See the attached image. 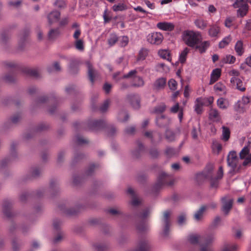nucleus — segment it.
I'll list each match as a JSON object with an SVG mask.
<instances>
[{
  "instance_id": "obj_1",
  "label": "nucleus",
  "mask_w": 251,
  "mask_h": 251,
  "mask_svg": "<svg viewBox=\"0 0 251 251\" xmlns=\"http://www.w3.org/2000/svg\"><path fill=\"white\" fill-rule=\"evenodd\" d=\"M238 158L236 152L230 151L227 158L228 165L231 167L230 173L236 174L244 171L246 167L251 165V153L243 161Z\"/></svg>"
},
{
  "instance_id": "obj_2",
  "label": "nucleus",
  "mask_w": 251,
  "mask_h": 251,
  "mask_svg": "<svg viewBox=\"0 0 251 251\" xmlns=\"http://www.w3.org/2000/svg\"><path fill=\"white\" fill-rule=\"evenodd\" d=\"M213 235L206 236H201L196 234H190L187 240L189 243L194 246L200 248V251H212L210 244L214 241Z\"/></svg>"
},
{
  "instance_id": "obj_3",
  "label": "nucleus",
  "mask_w": 251,
  "mask_h": 251,
  "mask_svg": "<svg viewBox=\"0 0 251 251\" xmlns=\"http://www.w3.org/2000/svg\"><path fill=\"white\" fill-rule=\"evenodd\" d=\"M184 43L190 47H195L200 41L198 35L193 31H185L182 35Z\"/></svg>"
},
{
  "instance_id": "obj_4",
  "label": "nucleus",
  "mask_w": 251,
  "mask_h": 251,
  "mask_svg": "<svg viewBox=\"0 0 251 251\" xmlns=\"http://www.w3.org/2000/svg\"><path fill=\"white\" fill-rule=\"evenodd\" d=\"M174 183L173 180H171L170 176L165 173L162 172L159 175L157 182L153 186L154 191H157L164 185H172Z\"/></svg>"
},
{
  "instance_id": "obj_5",
  "label": "nucleus",
  "mask_w": 251,
  "mask_h": 251,
  "mask_svg": "<svg viewBox=\"0 0 251 251\" xmlns=\"http://www.w3.org/2000/svg\"><path fill=\"white\" fill-rule=\"evenodd\" d=\"M233 6L237 10V15L243 17L247 14L249 10L248 0H232Z\"/></svg>"
},
{
  "instance_id": "obj_6",
  "label": "nucleus",
  "mask_w": 251,
  "mask_h": 251,
  "mask_svg": "<svg viewBox=\"0 0 251 251\" xmlns=\"http://www.w3.org/2000/svg\"><path fill=\"white\" fill-rule=\"evenodd\" d=\"M149 210L147 208L143 210L142 213L138 214L137 216L140 221L137 225V229L140 232L146 231L148 229V224L146 218L149 214Z\"/></svg>"
},
{
  "instance_id": "obj_7",
  "label": "nucleus",
  "mask_w": 251,
  "mask_h": 251,
  "mask_svg": "<svg viewBox=\"0 0 251 251\" xmlns=\"http://www.w3.org/2000/svg\"><path fill=\"white\" fill-rule=\"evenodd\" d=\"M163 35L160 32H152L149 34L147 37V41L151 44L159 45L163 40Z\"/></svg>"
},
{
  "instance_id": "obj_8",
  "label": "nucleus",
  "mask_w": 251,
  "mask_h": 251,
  "mask_svg": "<svg viewBox=\"0 0 251 251\" xmlns=\"http://www.w3.org/2000/svg\"><path fill=\"white\" fill-rule=\"evenodd\" d=\"M221 201L223 204L222 210L226 215L232 207L233 200L228 196H225L222 198Z\"/></svg>"
},
{
  "instance_id": "obj_9",
  "label": "nucleus",
  "mask_w": 251,
  "mask_h": 251,
  "mask_svg": "<svg viewBox=\"0 0 251 251\" xmlns=\"http://www.w3.org/2000/svg\"><path fill=\"white\" fill-rule=\"evenodd\" d=\"M170 215L171 213L169 211H166L164 212L162 222L164 226L163 234L164 236H167L169 235V228L171 226Z\"/></svg>"
},
{
  "instance_id": "obj_10",
  "label": "nucleus",
  "mask_w": 251,
  "mask_h": 251,
  "mask_svg": "<svg viewBox=\"0 0 251 251\" xmlns=\"http://www.w3.org/2000/svg\"><path fill=\"white\" fill-rule=\"evenodd\" d=\"M87 124L90 129L95 131L101 129L106 126V123L103 120H91Z\"/></svg>"
},
{
  "instance_id": "obj_11",
  "label": "nucleus",
  "mask_w": 251,
  "mask_h": 251,
  "mask_svg": "<svg viewBox=\"0 0 251 251\" xmlns=\"http://www.w3.org/2000/svg\"><path fill=\"white\" fill-rule=\"evenodd\" d=\"M127 99L134 108L138 109L140 107V99L138 95H129Z\"/></svg>"
},
{
  "instance_id": "obj_12",
  "label": "nucleus",
  "mask_w": 251,
  "mask_h": 251,
  "mask_svg": "<svg viewBox=\"0 0 251 251\" xmlns=\"http://www.w3.org/2000/svg\"><path fill=\"white\" fill-rule=\"evenodd\" d=\"M201 134V130L200 124L199 122L194 124L192 129L191 132V135L192 138L195 140L198 139L199 136Z\"/></svg>"
},
{
  "instance_id": "obj_13",
  "label": "nucleus",
  "mask_w": 251,
  "mask_h": 251,
  "mask_svg": "<svg viewBox=\"0 0 251 251\" xmlns=\"http://www.w3.org/2000/svg\"><path fill=\"white\" fill-rule=\"evenodd\" d=\"M60 13L57 11H53L50 12L47 16L49 24L51 25L52 24L58 21L60 19Z\"/></svg>"
},
{
  "instance_id": "obj_14",
  "label": "nucleus",
  "mask_w": 251,
  "mask_h": 251,
  "mask_svg": "<svg viewBox=\"0 0 251 251\" xmlns=\"http://www.w3.org/2000/svg\"><path fill=\"white\" fill-rule=\"evenodd\" d=\"M156 26L159 29L169 31L173 30L175 28V25L173 24L165 22L158 23Z\"/></svg>"
},
{
  "instance_id": "obj_15",
  "label": "nucleus",
  "mask_w": 251,
  "mask_h": 251,
  "mask_svg": "<svg viewBox=\"0 0 251 251\" xmlns=\"http://www.w3.org/2000/svg\"><path fill=\"white\" fill-rule=\"evenodd\" d=\"M234 50L238 56H241L245 51V47L243 41L238 40L234 46Z\"/></svg>"
},
{
  "instance_id": "obj_16",
  "label": "nucleus",
  "mask_w": 251,
  "mask_h": 251,
  "mask_svg": "<svg viewBox=\"0 0 251 251\" xmlns=\"http://www.w3.org/2000/svg\"><path fill=\"white\" fill-rule=\"evenodd\" d=\"M166 84V79L164 77L157 79L154 82L153 88L155 90H160L164 89Z\"/></svg>"
},
{
  "instance_id": "obj_17",
  "label": "nucleus",
  "mask_w": 251,
  "mask_h": 251,
  "mask_svg": "<svg viewBox=\"0 0 251 251\" xmlns=\"http://www.w3.org/2000/svg\"><path fill=\"white\" fill-rule=\"evenodd\" d=\"M11 207V203L9 201L6 200L3 201L2 205L3 212L4 215L8 218H10L13 215L10 211Z\"/></svg>"
},
{
  "instance_id": "obj_18",
  "label": "nucleus",
  "mask_w": 251,
  "mask_h": 251,
  "mask_svg": "<svg viewBox=\"0 0 251 251\" xmlns=\"http://www.w3.org/2000/svg\"><path fill=\"white\" fill-rule=\"evenodd\" d=\"M29 33V31L28 29H25L22 32L18 43V47L19 50H22L24 49L26 40V38L28 36Z\"/></svg>"
},
{
  "instance_id": "obj_19",
  "label": "nucleus",
  "mask_w": 251,
  "mask_h": 251,
  "mask_svg": "<svg viewBox=\"0 0 251 251\" xmlns=\"http://www.w3.org/2000/svg\"><path fill=\"white\" fill-rule=\"evenodd\" d=\"M23 72L29 76L38 78L40 76V73L38 68H25L23 69Z\"/></svg>"
},
{
  "instance_id": "obj_20",
  "label": "nucleus",
  "mask_w": 251,
  "mask_h": 251,
  "mask_svg": "<svg viewBox=\"0 0 251 251\" xmlns=\"http://www.w3.org/2000/svg\"><path fill=\"white\" fill-rule=\"evenodd\" d=\"M137 149L132 152L133 157L136 158H139L145 151L144 145L140 141H137Z\"/></svg>"
},
{
  "instance_id": "obj_21",
  "label": "nucleus",
  "mask_w": 251,
  "mask_h": 251,
  "mask_svg": "<svg viewBox=\"0 0 251 251\" xmlns=\"http://www.w3.org/2000/svg\"><path fill=\"white\" fill-rule=\"evenodd\" d=\"M230 82L241 91H244L246 88L243 86L242 81L238 77H232Z\"/></svg>"
},
{
  "instance_id": "obj_22",
  "label": "nucleus",
  "mask_w": 251,
  "mask_h": 251,
  "mask_svg": "<svg viewBox=\"0 0 251 251\" xmlns=\"http://www.w3.org/2000/svg\"><path fill=\"white\" fill-rule=\"evenodd\" d=\"M220 32V27L217 24H214L210 26L208 30V34L211 37H217Z\"/></svg>"
},
{
  "instance_id": "obj_23",
  "label": "nucleus",
  "mask_w": 251,
  "mask_h": 251,
  "mask_svg": "<svg viewBox=\"0 0 251 251\" xmlns=\"http://www.w3.org/2000/svg\"><path fill=\"white\" fill-rule=\"evenodd\" d=\"M221 75V70L219 68L214 69L210 76V84H212L218 80Z\"/></svg>"
},
{
  "instance_id": "obj_24",
  "label": "nucleus",
  "mask_w": 251,
  "mask_h": 251,
  "mask_svg": "<svg viewBox=\"0 0 251 251\" xmlns=\"http://www.w3.org/2000/svg\"><path fill=\"white\" fill-rule=\"evenodd\" d=\"M86 66L88 68V74L89 79L92 83H93L95 78L97 75V73L93 69L92 66L90 62H87Z\"/></svg>"
},
{
  "instance_id": "obj_25",
  "label": "nucleus",
  "mask_w": 251,
  "mask_h": 251,
  "mask_svg": "<svg viewBox=\"0 0 251 251\" xmlns=\"http://www.w3.org/2000/svg\"><path fill=\"white\" fill-rule=\"evenodd\" d=\"M204 104V100L202 98H198L195 101V110L198 114L202 112V106Z\"/></svg>"
},
{
  "instance_id": "obj_26",
  "label": "nucleus",
  "mask_w": 251,
  "mask_h": 251,
  "mask_svg": "<svg viewBox=\"0 0 251 251\" xmlns=\"http://www.w3.org/2000/svg\"><path fill=\"white\" fill-rule=\"evenodd\" d=\"M209 116L210 120L219 122L221 119L220 113L218 110L214 108H211L209 112Z\"/></svg>"
},
{
  "instance_id": "obj_27",
  "label": "nucleus",
  "mask_w": 251,
  "mask_h": 251,
  "mask_svg": "<svg viewBox=\"0 0 251 251\" xmlns=\"http://www.w3.org/2000/svg\"><path fill=\"white\" fill-rule=\"evenodd\" d=\"M127 193L130 195L132 197V200L131 201V203L132 205L137 206L139 204L140 201L137 198L136 194L132 188H128L127 190Z\"/></svg>"
},
{
  "instance_id": "obj_28",
  "label": "nucleus",
  "mask_w": 251,
  "mask_h": 251,
  "mask_svg": "<svg viewBox=\"0 0 251 251\" xmlns=\"http://www.w3.org/2000/svg\"><path fill=\"white\" fill-rule=\"evenodd\" d=\"M144 85V81L143 78L139 76H136L132 79L131 82V86L135 87H140Z\"/></svg>"
},
{
  "instance_id": "obj_29",
  "label": "nucleus",
  "mask_w": 251,
  "mask_h": 251,
  "mask_svg": "<svg viewBox=\"0 0 251 251\" xmlns=\"http://www.w3.org/2000/svg\"><path fill=\"white\" fill-rule=\"evenodd\" d=\"M210 46V42L209 41H204L200 45H197L196 49L198 50L201 53H204L206 51V50Z\"/></svg>"
},
{
  "instance_id": "obj_30",
  "label": "nucleus",
  "mask_w": 251,
  "mask_h": 251,
  "mask_svg": "<svg viewBox=\"0 0 251 251\" xmlns=\"http://www.w3.org/2000/svg\"><path fill=\"white\" fill-rule=\"evenodd\" d=\"M195 25L201 29H204L207 26V21L202 19H198L194 22Z\"/></svg>"
},
{
  "instance_id": "obj_31",
  "label": "nucleus",
  "mask_w": 251,
  "mask_h": 251,
  "mask_svg": "<svg viewBox=\"0 0 251 251\" xmlns=\"http://www.w3.org/2000/svg\"><path fill=\"white\" fill-rule=\"evenodd\" d=\"M218 106L222 109H226L229 106V103L227 100L220 98L217 101Z\"/></svg>"
},
{
  "instance_id": "obj_32",
  "label": "nucleus",
  "mask_w": 251,
  "mask_h": 251,
  "mask_svg": "<svg viewBox=\"0 0 251 251\" xmlns=\"http://www.w3.org/2000/svg\"><path fill=\"white\" fill-rule=\"evenodd\" d=\"M239 246L237 244H226L223 246L222 251H238Z\"/></svg>"
},
{
  "instance_id": "obj_33",
  "label": "nucleus",
  "mask_w": 251,
  "mask_h": 251,
  "mask_svg": "<svg viewBox=\"0 0 251 251\" xmlns=\"http://www.w3.org/2000/svg\"><path fill=\"white\" fill-rule=\"evenodd\" d=\"M206 210V207L204 205H202L200 208L196 212L194 215V218L197 221L200 220L204 212Z\"/></svg>"
},
{
  "instance_id": "obj_34",
  "label": "nucleus",
  "mask_w": 251,
  "mask_h": 251,
  "mask_svg": "<svg viewBox=\"0 0 251 251\" xmlns=\"http://www.w3.org/2000/svg\"><path fill=\"white\" fill-rule=\"evenodd\" d=\"M232 38L231 35H228L223 39V40L219 43V48H224L227 46L229 43L231 41Z\"/></svg>"
},
{
  "instance_id": "obj_35",
  "label": "nucleus",
  "mask_w": 251,
  "mask_h": 251,
  "mask_svg": "<svg viewBox=\"0 0 251 251\" xmlns=\"http://www.w3.org/2000/svg\"><path fill=\"white\" fill-rule=\"evenodd\" d=\"M223 131H222V139L224 141H227L228 140L230 137V131L227 127L223 126L222 127Z\"/></svg>"
},
{
  "instance_id": "obj_36",
  "label": "nucleus",
  "mask_w": 251,
  "mask_h": 251,
  "mask_svg": "<svg viewBox=\"0 0 251 251\" xmlns=\"http://www.w3.org/2000/svg\"><path fill=\"white\" fill-rule=\"evenodd\" d=\"M60 34L58 28L56 29H51L48 33V38L50 40H53L55 39Z\"/></svg>"
},
{
  "instance_id": "obj_37",
  "label": "nucleus",
  "mask_w": 251,
  "mask_h": 251,
  "mask_svg": "<svg viewBox=\"0 0 251 251\" xmlns=\"http://www.w3.org/2000/svg\"><path fill=\"white\" fill-rule=\"evenodd\" d=\"M236 61V57L230 54L226 55L222 58V61L226 64H233Z\"/></svg>"
},
{
  "instance_id": "obj_38",
  "label": "nucleus",
  "mask_w": 251,
  "mask_h": 251,
  "mask_svg": "<svg viewBox=\"0 0 251 251\" xmlns=\"http://www.w3.org/2000/svg\"><path fill=\"white\" fill-rule=\"evenodd\" d=\"M156 124L159 126H164L168 123V119L163 115L156 118Z\"/></svg>"
},
{
  "instance_id": "obj_39",
  "label": "nucleus",
  "mask_w": 251,
  "mask_h": 251,
  "mask_svg": "<svg viewBox=\"0 0 251 251\" xmlns=\"http://www.w3.org/2000/svg\"><path fill=\"white\" fill-rule=\"evenodd\" d=\"M249 149L250 148L248 146H245L242 149L239 153L240 158L241 159L245 160L247 156L250 154H249Z\"/></svg>"
},
{
  "instance_id": "obj_40",
  "label": "nucleus",
  "mask_w": 251,
  "mask_h": 251,
  "mask_svg": "<svg viewBox=\"0 0 251 251\" xmlns=\"http://www.w3.org/2000/svg\"><path fill=\"white\" fill-rule=\"evenodd\" d=\"M189 50H190L188 48H185L180 54L179 60L181 63L183 64L185 62Z\"/></svg>"
},
{
  "instance_id": "obj_41",
  "label": "nucleus",
  "mask_w": 251,
  "mask_h": 251,
  "mask_svg": "<svg viewBox=\"0 0 251 251\" xmlns=\"http://www.w3.org/2000/svg\"><path fill=\"white\" fill-rule=\"evenodd\" d=\"M118 37L115 33H111L108 39V44L111 47L114 46L118 41Z\"/></svg>"
},
{
  "instance_id": "obj_42",
  "label": "nucleus",
  "mask_w": 251,
  "mask_h": 251,
  "mask_svg": "<svg viewBox=\"0 0 251 251\" xmlns=\"http://www.w3.org/2000/svg\"><path fill=\"white\" fill-rule=\"evenodd\" d=\"M212 149L214 153L219 154L222 151V146L221 144L215 141H213L212 143Z\"/></svg>"
},
{
  "instance_id": "obj_43",
  "label": "nucleus",
  "mask_w": 251,
  "mask_h": 251,
  "mask_svg": "<svg viewBox=\"0 0 251 251\" xmlns=\"http://www.w3.org/2000/svg\"><path fill=\"white\" fill-rule=\"evenodd\" d=\"M158 54L160 55V56L163 59H165L168 61H170L171 60L170 55V53L167 50H159L158 52Z\"/></svg>"
},
{
  "instance_id": "obj_44",
  "label": "nucleus",
  "mask_w": 251,
  "mask_h": 251,
  "mask_svg": "<svg viewBox=\"0 0 251 251\" xmlns=\"http://www.w3.org/2000/svg\"><path fill=\"white\" fill-rule=\"evenodd\" d=\"M94 247L97 251H107L108 249L107 246L102 244H95Z\"/></svg>"
},
{
  "instance_id": "obj_45",
  "label": "nucleus",
  "mask_w": 251,
  "mask_h": 251,
  "mask_svg": "<svg viewBox=\"0 0 251 251\" xmlns=\"http://www.w3.org/2000/svg\"><path fill=\"white\" fill-rule=\"evenodd\" d=\"M148 50L146 49H142L140 50L139 53L138 60H144L148 55Z\"/></svg>"
},
{
  "instance_id": "obj_46",
  "label": "nucleus",
  "mask_w": 251,
  "mask_h": 251,
  "mask_svg": "<svg viewBox=\"0 0 251 251\" xmlns=\"http://www.w3.org/2000/svg\"><path fill=\"white\" fill-rule=\"evenodd\" d=\"M99 167V165L97 164H91L89 167L88 169L86 171L85 174L87 176H91L93 174L94 171Z\"/></svg>"
},
{
  "instance_id": "obj_47",
  "label": "nucleus",
  "mask_w": 251,
  "mask_h": 251,
  "mask_svg": "<svg viewBox=\"0 0 251 251\" xmlns=\"http://www.w3.org/2000/svg\"><path fill=\"white\" fill-rule=\"evenodd\" d=\"M60 70L61 67L60 65L57 62H54L51 67H49L48 68V71L50 73L52 72L53 70L55 71H59Z\"/></svg>"
},
{
  "instance_id": "obj_48",
  "label": "nucleus",
  "mask_w": 251,
  "mask_h": 251,
  "mask_svg": "<svg viewBox=\"0 0 251 251\" xmlns=\"http://www.w3.org/2000/svg\"><path fill=\"white\" fill-rule=\"evenodd\" d=\"M78 211V208L77 207L65 210L64 212L69 215H74L76 214Z\"/></svg>"
},
{
  "instance_id": "obj_49",
  "label": "nucleus",
  "mask_w": 251,
  "mask_h": 251,
  "mask_svg": "<svg viewBox=\"0 0 251 251\" xmlns=\"http://www.w3.org/2000/svg\"><path fill=\"white\" fill-rule=\"evenodd\" d=\"M128 118V115L125 112H122L119 114L118 119L120 121L122 122L127 121Z\"/></svg>"
},
{
  "instance_id": "obj_50",
  "label": "nucleus",
  "mask_w": 251,
  "mask_h": 251,
  "mask_svg": "<svg viewBox=\"0 0 251 251\" xmlns=\"http://www.w3.org/2000/svg\"><path fill=\"white\" fill-rule=\"evenodd\" d=\"M225 88V86L221 83H217L214 86V89L216 92H224Z\"/></svg>"
},
{
  "instance_id": "obj_51",
  "label": "nucleus",
  "mask_w": 251,
  "mask_h": 251,
  "mask_svg": "<svg viewBox=\"0 0 251 251\" xmlns=\"http://www.w3.org/2000/svg\"><path fill=\"white\" fill-rule=\"evenodd\" d=\"M137 71L136 70H133L129 71L127 74L125 75L123 77L124 78H131L132 79L136 76Z\"/></svg>"
},
{
  "instance_id": "obj_52",
  "label": "nucleus",
  "mask_w": 251,
  "mask_h": 251,
  "mask_svg": "<svg viewBox=\"0 0 251 251\" xmlns=\"http://www.w3.org/2000/svg\"><path fill=\"white\" fill-rule=\"evenodd\" d=\"M165 137L169 141H172L175 139V134L172 131L167 130L166 131Z\"/></svg>"
},
{
  "instance_id": "obj_53",
  "label": "nucleus",
  "mask_w": 251,
  "mask_h": 251,
  "mask_svg": "<svg viewBox=\"0 0 251 251\" xmlns=\"http://www.w3.org/2000/svg\"><path fill=\"white\" fill-rule=\"evenodd\" d=\"M110 103V100L107 99L104 101L102 105L100 107V110L101 112H104L108 109Z\"/></svg>"
},
{
  "instance_id": "obj_54",
  "label": "nucleus",
  "mask_w": 251,
  "mask_h": 251,
  "mask_svg": "<svg viewBox=\"0 0 251 251\" xmlns=\"http://www.w3.org/2000/svg\"><path fill=\"white\" fill-rule=\"evenodd\" d=\"M126 9L125 5L124 4L119 3L118 4H115L112 7V9L114 11H123Z\"/></svg>"
},
{
  "instance_id": "obj_55",
  "label": "nucleus",
  "mask_w": 251,
  "mask_h": 251,
  "mask_svg": "<svg viewBox=\"0 0 251 251\" xmlns=\"http://www.w3.org/2000/svg\"><path fill=\"white\" fill-rule=\"evenodd\" d=\"M76 143L79 145H81L88 143V141L82 137L78 135L76 137Z\"/></svg>"
},
{
  "instance_id": "obj_56",
  "label": "nucleus",
  "mask_w": 251,
  "mask_h": 251,
  "mask_svg": "<svg viewBox=\"0 0 251 251\" xmlns=\"http://www.w3.org/2000/svg\"><path fill=\"white\" fill-rule=\"evenodd\" d=\"M168 85L171 90H175L177 88V82L175 79H171L168 82Z\"/></svg>"
},
{
  "instance_id": "obj_57",
  "label": "nucleus",
  "mask_w": 251,
  "mask_h": 251,
  "mask_svg": "<svg viewBox=\"0 0 251 251\" xmlns=\"http://www.w3.org/2000/svg\"><path fill=\"white\" fill-rule=\"evenodd\" d=\"M166 109V105L164 103H161L155 107L154 110L156 113H161Z\"/></svg>"
},
{
  "instance_id": "obj_58",
  "label": "nucleus",
  "mask_w": 251,
  "mask_h": 251,
  "mask_svg": "<svg viewBox=\"0 0 251 251\" xmlns=\"http://www.w3.org/2000/svg\"><path fill=\"white\" fill-rule=\"evenodd\" d=\"M75 47L77 50H84V45L82 40H77L75 43Z\"/></svg>"
},
{
  "instance_id": "obj_59",
  "label": "nucleus",
  "mask_w": 251,
  "mask_h": 251,
  "mask_svg": "<svg viewBox=\"0 0 251 251\" xmlns=\"http://www.w3.org/2000/svg\"><path fill=\"white\" fill-rule=\"evenodd\" d=\"M55 5L58 8H64L66 6V3L63 0H57L55 3Z\"/></svg>"
},
{
  "instance_id": "obj_60",
  "label": "nucleus",
  "mask_w": 251,
  "mask_h": 251,
  "mask_svg": "<svg viewBox=\"0 0 251 251\" xmlns=\"http://www.w3.org/2000/svg\"><path fill=\"white\" fill-rule=\"evenodd\" d=\"M41 173V170L38 168H33L32 171V176L34 177H37L40 176Z\"/></svg>"
},
{
  "instance_id": "obj_61",
  "label": "nucleus",
  "mask_w": 251,
  "mask_h": 251,
  "mask_svg": "<svg viewBox=\"0 0 251 251\" xmlns=\"http://www.w3.org/2000/svg\"><path fill=\"white\" fill-rule=\"evenodd\" d=\"M17 146V144L16 143H13L11 145V147H10V152H11V155L15 157L16 156V152H15V150H16V147Z\"/></svg>"
},
{
  "instance_id": "obj_62",
  "label": "nucleus",
  "mask_w": 251,
  "mask_h": 251,
  "mask_svg": "<svg viewBox=\"0 0 251 251\" xmlns=\"http://www.w3.org/2000/svg\"><path fill=\"white\" fill-rule=\"evenodd\" d=\"M219 179H217L216 177L214 178H211L210 179V184L211 186L212 187H217L218 185V181Z\"/></svg>"
},
{
  "instance_id": "obj_63",
  "label": "nucleus",
  "mask_w": 251,
  "mask_h": 251,
  "mask_svg": "<svg viewBox=\"0 0 251 251\" xmlns=\"http://www.w3.org/2000/svg\"><path fill=\"white\" fill-rule=\"evenodd\" d=\"M180 110L179 105L178 103H176L171 108V112L173 113H176L177 112H179Z\"/></svg>"
},
{
  "instance_id": "obj_64",
  "label": "nucleus",
  "mask_w": 251,
  "mask_h": 251,
  "mask_svg": "<svg viewBox=\"0 0 251 251\" xmlns=\"http://www.w3.org/2000/svg\"><path fill=\"white\" fill-rule=\"evenodd\" d=\"M128 43V38L127 36H123L121 41V45L122 47H125Z\"/></svg>"
}]
</instances>
